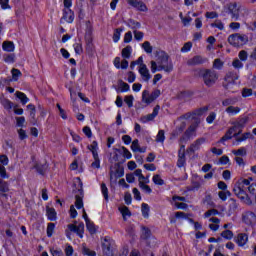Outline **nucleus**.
Returning a JSON list of instances; mask_svg holds the SVG:
<instances>
[{
    "instance_id": "nucleus-16",
    "label": "nucleus",
    "mask_w": 256,
    "mask_h": 256,
    "mask_svg": "<svg viewBox=\"0 0 256 256\" xmlns=\"http://www.w3.org/2000/svg\"><path fill=\"white\" fill-rule=\"evenodd\" d=\"M241 133H239V130L235 128V126H233L232 128H230L227 133L225 134V136L222 138V141H227L229 139H233V137H237V135H240Z\"/></svg>"
},
{
    "instance_id": "nucleus-27",
    "label": "nucleus",
    "mask_w": 256,
    "mask_h": 256,
    "mask_svg": "<svg viewBox=\"0 0 256 256\" xmlns=\"http://www.w3.org/2000/svg\"><path fill=\"white\" fill-rule=\"evenodd\" d=\"M132 53H133V47H131V46H126V47L122 50V57H123V59H130Z\"/></svg>"
},
{
    "instance_id": "nucleus-39",
    "label": "nucleus",
    "mask_w": 256,
    "mask_h": 256,
    "mask_svg": "<svg viewBox=\"0 0 256 256\" xmlns=\"http://www.w3.org/2000/svg\"><path fill=\"white\" fill-rule=\"evenodd\" d=\"M119 89L121 90L122 93H127V91H130L131 87L129 86V84H127L123 81H120Z\"/></svg>"
},
{
    "instance_id": "nucleus-57",
    "label": "nucleus",
    "mask_w": 256,
    "mask_h": 256,
    "mask_svg": "<svg viewBox=\"0 0 256 256\" xmlns=\"http://www.w3.org/2000/svg\"><path fill=\"white\" fill-rule=\"evenodd\" d=\"M213 68L214 69H223V61L221 59H215L213 63Z\"/></svg>"
},
{
    "instance_id": "nucleus-37",
    "label": "nucleus",
    "mask_w": 256,
    "mask_h": 256,
    "mask_svg": "<svg viewBox=\"0 0 256 256\" xmlns=\"http://www.w3.org/2000/svg\"><path fill=\"white\" fill-rule=\"evenodd\" d=\"M232 153L236 155V157H245V155H247V149L239 148L238 150H232Z\"/></svg>"
},
{
    "instance_id": "nucleus-20",
    "label": "nucleus",
    "mask_w": 256,
    "mask_h": 256,
    "mask_svg": "<svg viewBox=\"0 0 256 256\" xmlns=\"http://www.w3.org/2000/svg\"><path fill=\"white\" fill-rule=\"evenodd\" d=\"M249 241V236L247 234H239L236 238V243L239 247H245Z\"/></svg>"
},
{
    "instance_id": "nucleus-38",
    "label": "nucleus",
    "mask_w": 256,
    "mask_h": 256,
    "mask_svg": "<svg viewBox=\"0 0 256 256\" xmlns=\"http://www.w3.org/2000/svg\"><path fill=\"white\" fill-rule=\"evenodd\" d=\"M86 227L89 233H91V235H93L94 233H97V227H95V224H93V222L91 221L86 222Z\"/></svg>"
},
{
    "instance_id": "nucleus-21",
    "label": "nucleus",
    "mask_w": 256,
    "mask_h": 256,
    "mask_svg": "<svg viewBox=\"0 0 256 256\" xmlns=\"http://www.w3.org/2000/svg\"><path fill=\"white\" fill-rule=\"evenodd\" d=\"M103 251L104 255L106 256H115L117 251L113 248H111V245L109 242L103 243Z\"/></svg>"
},
{
    "instance_id": "nucleus-33",
    "label": "nucleus",
    "mask_w": 256,
    "mask_h": 256,
    "mask_svg": "<svg viewBox=\"0 0 256 256\" xmlns=\"http://www.w3.org/2000/svg\"><path fill=\"white\" fill-rule=\"evenodd\" d=\"M141 211H142L143 217H144L145 219H148V217H149V211H151V209L149 208V204H147V203H142Z\"/></svg>"
},
{
    "instance_id": "nucleus-22",
    "label": "nucleus",
    "mask_w": 256,
    "mask_h": 256,
    "mask_svg": "<svg viewBox=\"0 0 256 256\" xmlns=\"http://www.w3.org/2000/svg\"><path fill=\"white\" fill-rule=\"evenodd\" d=\"M203 143H205L204 138H200V139L196 140L193 144H191L189 151H191L192 153H195V151H199V149H201V145H203Z\"/></svg>"
},
{
    "instance_id": "nucleus-6",
    "label": "nucleus",
    "mask_w": 256,
    "mask_h": 256,
    "mask_svg": "<svg viewBox=\"0 0 256 256\" xmlns=\"http://www.w3.org/2000/svg\"><path fill=\"white\" fill-rule=\"evenodd\" d=\"M229 9L231 11V17L234 19V21H239L241 18L247 15V9H245L243 6H237L234 4L231 5Z\"/></svg>"
},
{
    "instance_id": "nucleus-42",
    "label": "nucleus",
    "mask_w": 256,
    "mask_h": 256,
    "mask_svg": "<svg viewBox=\"0 0 256 256\" xmlns=\"http://www.w3.org/2000/svg\"><path fill=\"white\" fill-rule=\"evenodd\" d=\"M133 101H135V98L133 97V95H128V96H125L124 98V103H126L128 107H133Z\"/></svg>"
},
{
    "instance_id": "nucleus-28",
    "label": "nucleus",
    "mask_w": 256,
    "mask_h": 256,
    "mask_svg": "<svg viewBox=\"0 0 256 256\" xmlns=\"http://www.w3.org/2000/svg\"><path fill=\"white\" fill-rule=\"evenodd\" d=\"M210 222L213 223L209 225L211 231H218L220 220L218 218L212 217L210 218Z\"/></svg>"
},
{
    "instance_id": "nucleus-54",
    "label": "nucleus",
    "mask_w": 256,
    "mask_h": 256,
    "mask_svg": "<svg viewBox=\"0 0 256 256\" xmlns=\"http://www.w3.org/2000/svg\"><path fill=\"white\" fill-rule=\"evenodd\" d=\"M84 135H86V137H88V139H91L93 137V131H91V128L89 126H85L82 129Z\"/></svg>"
},
{
    "instance_id": "nucleus-35",
    "label": "nucleus",
    "mask_w": 256,
    "mask_h": 256,
    "mask_svg": "<svg viewBox=\"0 0 256 256\" xmlns=\"http://www.w3.org/2000/svg\"><path fill=\"white\" fill-rule=\"evenodd\" d=\"M218 197L221 199V201H227V198L231 197V192L228 190H222L218 193Z\"/></svg>"
},
{
    "instance_id": "nucleus-29",
    "label": "nucleus",
    "mask_w": 256,
    "mask_h": 256,
    "mask_svg": "<svg viewBox=\"0 0 256 256\" xmlns=\"http://www.w3.org/2000/svg\"><path fill=\"white\" fill-rule=\"evenodd\" d=\"M246 124H247V118H243L234 124V128L238 130V133H241L243 127H245Z\"/></svg>"
},
{
    "instance_id": "nucleus-31",
    "label": "nucleus",
    "mask_w": 256,
    "mask_h": 256,
    "mask_svg": "<svg viewBox=\"0 0 256 256\" xmlns=\"http://www.w3.org/2000/svg\"><path fill=\"white\" fill-rule=\"evenodd\" d=\"M16 97L21 101L22 105L29 103V98L23 92H16Z\"/></svg>"
},
{
    "instance_id": "nucleus-12",
    "label": "nucleus",
    "mask_w": 256,
    "mask_h": 256,
    "mask_svg": "<svg viewBox=\"0 0 256 256\" xmlns=\"http://www.w3.org/2000/svg\"><path fill=\"white\" fill-rule=\"evenodd\" d=\"M160 109H161V107H159V105L155 106L153 113L140 118L141 123H149V121H153V119H155V117H157V115H159Z\"/></svg>"
},
{
    "instance_id": "nucleus-36",
    "label": "nucleus",
    "mask_w": 256,
    "mask_h": 256,
    "mask_svg": "<svg viewBox=\"0 0 256 256\" xmlns=\"http://www.w3.org/2000/svg\"><path fill=\"white\" fill-rule=\"evenodd\" d=\"M197 127L198 125L197 124H192L188 130L186 131V135L187 137H193L195 135V131H197Z\"/></svg>"
},
{
    "instance_id": "nucleus-18",
    "label": "nucleus",
    "mask_w": 256,
    "mask_h": 256,
    "mask_svg": "<svg viewBox=\"0 0 256 256\" xmlns=\"http://www.w3.org/2000/svg\"><path fill=\"white\" fill-rule=\"evenodd\" d=\"M178 167H185V146H181L178 152Z\"/></svg>"
},
{
    "instance_id": "nucleus-9",
    "label": "nucleus",
    "mask_w": 256,
    "mask_h": 256,
    "mask_svg": "<svg viewBox=\"0 0 256 256\" xmlns=\"http://www.w3.org/2000/svg\"><path fill=\"white\" fill-rule=\"evenodd\" d=\"M85 231V225L79 224L78 226L75 224H69L68 229L66 230L67 237H69V233H76L80 239H83V233Z\"/></svg>"
},
{
    "instance_id": "nucleus-53",
    "label": "nucleus",
    "mask_w": 256,
    "mask_h": 256,
    "mask_svg": "<svg viewBox=\"0 0 256 256\" xmlns=\"http://www.w3.org/2000/svg\"><path fill=\"white\" fill-rule=\"evenodd\" d=\"M138 182H139V186L141 185H147L150 183V180H149V176H140L139 179H138Z\"/></svg>"
},
{
    "instance_id": "nucleus-7",
    "label": "nucleus",
    "mask_w": 256,
    "mask_h": 256,
    "mask_svg": "<svg viewBox=\"0 0 256 256\" xmlns=\"http://www.w3.org/2000/svg\"><path fill=\"white\" fill-rule=\"evenodd\" d=\"M237 79H239V76L233 74V73H228L225 78H224V87L228 91H231V89H235V87H238L239 84H237Z\"/></svg>"
},
{
    "instance_id": "nucleus-25",
    "label": "nucleus",
    "mask_w": 256,
    "mask_h": 256,
    "mask_svg": "<svg viewBox=\"0 0 256 256\" xmlns=\"http://www.w3.org/2000/svg\"><path fill=\"white\" fill-rule=\"evenodd\" d=\"M2 49L8 53H13V51H15V44L11 41H5L2 44Z\"/></svg>"
},
{
    "instance_id": "nucleus-5",
    "label": "nucleus",
    "mask_w": 256,
    "mask_h": 256,
    "mask_svg": "<svg viewBox=\"0 0 256 256\" xmlns=\"http://www.w3.org/2000/svg\"><path fill=\"white\" fill-rule=\"evenodd\" d=\"M207 111V108H202V109H199V110H196L192 113H188L186 114L184 117L180 118L178 121H177V124L179 123H182V126L181 128L179 129V132L181 133V131H183V129H185V119H194V120H197L199 119V117H201V115H203L204 113H206Z\"/></svg>"
},
{
    "instance_id": "nucleus-51",
    "label": "nucleus",
    "mask_w": 256,
    "mask_h": 256,
    "mask_svg": "<svg viewBox=\"0 0 256 256\" xmlns=\"http://www.w3.org/2000/svg\"><path fill=\"white\" fill-rule=\"evenodd\" d=\"M193 47V43L187 42L184 44V46L181 48V53H189Z\"/></svg>"
},
{
    "instance_id": "nucleus-48",
    "label": "nucleus",
    "mask_w": 256,
    "mask_h": 256,
    "mask_svg": "<svg viewBox=\"0 0 256 256\" xmlns=\"http://www.w3.org/2000/svg\"><path fill=\"white\" fill-rule=\"evenodd\" d=\"M152 181L155 185H164V181L161 179V176L159 174H156L153 176Z\"/></svg>"
},
{
    "instance_id": "nucleus-8",
    "label": "nucleus",
    "mask_w": 256,
    "mask_h": 256,
    "mask_svg": "<svg viewBox=\"0 0 256 256\" xmlns=\"http://www.w3.org/2000/svg\"><path fill=\"white\" fill-rule=\"evenodd\" d=\"M228 43L233 47H241L247 43V36H241L239 34H233L228 37Z\"/></svg>"
},
{
    "instance_id": "nucleus-46",
    "label": "nucleus",
    "mask_w": 256,
    "mask_h": 256,
    "mask_svg": "<svg viewBox=\"0 0 256 256\" xmlns=\"http://www.w3.org/2000/svg\"><path fill=\"white\" fill-rule=\"evenodd\" d=\"M94 161L92 162L93 169H100L101 167V160L99 156H93Z\"/></svg>"
},
{
    "instance_id": "nucleus-4",
    "label": "nucleus",
    "mask_w": 256,
    "mask_h": 256,
    "mask_svg": "<svg viewBox=\"0 0 256 256\" xmlns=\"http://www.w3.org/2000/svg\"><path fill=\"white\" fill-rule=\"evenodd\" d=\"M161 96V90L156 89L152 93H149V90H144L142 92V103L145 105H151L154 101L159 99Z\"/></svg>"
},
{
    "instance_id": "nucleus-58",
    "label": "nucleus",
    "mask_w": 256,
    "mask_h": 256,
    "mask_svg": "<svg viewBox=\"0 0 256 256\" xmlns=\"http://www.w3.org/2000/svg\"><path fill=\"white\" fill-rule=\"evenodd\" d=\"M121 151H122L123 157H125V159H131V157H133V155L127 148L122 147Z\"/></svg>"
},
{
    "instance_id": "nucleus-43",
    "label": "nucleus",
    "mask_w": 256,
    "mask_h": 256,
    "mask_svg": "<svg viewBox=\"0 0 256 256\" xmlns=\"http://www.w3.org/2000/svg\"><path fill=\"white\" fill-rule=\"evenodd\" d=\"M223 239L231 240L233 239V232L231 230H225L221 233Z\"/></svg>"
},
{
    "instance_id": "nucleus-55",
    "label": "nucleus",
    "mask_w": 256,
    "mask_h": 256,
    "mask_svg": "<svg viewBox=\"0 0 256 256\" xmlns=\"http://www.w3.org/2000/svg\"><path fill=\"white\" fill-rule=\"evenodd\" d=\"M19 77H21V71L12 69V81H18Z\"/></svg>"
},
{
    "instance_id": "nucleus-32",
    "label": "nucleus",
    "mask_w": 256,
    "mask_h": 256,
    "mask_svg": "<svg viewBox=\"0 0 256 256\" xmlns=\"http://www.w3.org/2000/svg\"><path fill=\"white\" fill-rule=\"evenodd\" d=\"M204 61L205 60H203V57L195 56L194 58L188 61V65H201V63H204Z\"/></svg>"
},
{
    "instance_id": "nucleus-49",
    "label": "nucleus",
    "mask_w": 256,
    "mask_h": 256,
    "mask_svg": "<svg viewBox=\"0 0 256 256\" xmlns=\"http://www.w3.org/2000/svg\"><path fill=\"white\" fill-rule=\"evenodd\" d=\"M56 107L59 111V115H60L61 119L67 120V118H68L67 112L64 109L61 108L60 104H57Z\"/></svg>"
},
{
    "instance_id": "nucleus-23",
    "label": "nucleus",
    "mask_w": 256,
    "mask_h": 256,
    "mask_svg": "<svg viewBox=\"0 0 256 256\" xmlns=\"http://www.w3.org/2000/svg\"><path fill=\"white\" fill-rule=\"evenodd\" d=\"M226 113L227 115H230L231 117L235 116V115H239V113H241V108L239 106H228L226 108Z\"/></svg>"
},
{
    "instance_id": "nucleus-11",
    "label": "nucleus",
    "mask_w": 256,
    "mask_h": 256,
    "mask_svg": "<svg viewBox=\"0 0 256 256\" xmlns=\"http://www.w3.org/2000/svg\"><path fill=\"white\" fill-rule=\"evenodd\" d=\"M185 197L174 196L171 200V205L176 209H187V205L184 203Z\"/></svg>"
},
{
    "instance_id": "nucleus-3",
    "label": "nucleus",
    "mask_w": 256,
    "mask_h": 256,
    "mask_svg": "<svg viewBox=\"0 0 256 256\" xmlns=\"http://www.w3.org/2000/svg\"><path fill=\"white\" fill-rule=\"evenodd\" d=\"M201 75L207 87H213L217 83V79H219V75L214 70H203Z\"/></svg>"
},
{
    "instance_id": "nucleus-34",
    "label": "nucleus",
    "mask_w": 256,
    "mask_h": 256,
    "mask_svg": "<svg viewBox=\"0 0 256 256\" xmlns=\"http://www.w3.org/2000/svg\"><path fill=\"white\" fill-rule=\"evenodd\" d=\"M123 31V28H117L115 31H114V34H113V41L115 43H119V41L121 40V33Z\"/></svg>"
},
{
    "instance_id": "nucleus-61",
    "label": "nucleus",
    "mask_w": 256,
    "mask_h": 256,
    "mask_svg": "<svg viewBox=\"0 0 256 256\" xmlns=\"http://www.w3.org/2000/svg\"><path fill=\"white\" fill-rule=\"evenodd\" d=\"M16 126L25 127V117H16Z\"/></svg>"
},
{
    "instance_id": "nucleus-19",
    "label": "nucleus",
    "mask_w": 256,
    "mask_h": 256,
    "mask_svg": "<svg viewBox=\"0 0 256 256\" xmlns=\"http://www.w3.org/2000/svg\"><path fill=\"white\" fill-rule=\"evenodd\" d=\"M46 217L49 221H57V211L55 210V208L47 206Z\"/></svg>"
},
{
    "instance_id": "nucleus-50",
    "label": "nucleus",
    "mask_w": 256,
    "mask_h": 256,
    "mask_svg": "<svg viewBox=\"0 0 256 256\" xmlns=\"http://www.w3.org/2000/svg\"><path fill=\"white\" fill-rule=\"evenodd\" d=\"M74 187H76L78 191H83V182H81V178L74 179Z\"/></svg>"
},
{
    "instance_id": "nucleus-45",
    "label": "nucleus",
    "mask_w": 256,
    "mask_h": 256,
    "mask_svg": "<svg viewBox=\"0 0 256 256\" xmlns=\"http://www.w3.org/2000/svg\"><path fill=\"white\" fill-rule=\"evenodd\" d=\"M9 191V185L6 182L0 180V195Z\"/></svg>"
},
{
    "instance_id": "nucleus-41",
    "label": "nucleus",
    "mask_w": 256,
    "mask_h": 256,
    "mask_svg": "<svg viewBox=\"0 0 256 256\" xmlns=\"http://www.w3.org/2000/svg\"><path fill=\"white\" fill-rule=\"evenodd\" d=\"M54 233H55V224L49 223L47 226V237H53Z\"/></svg>"
},
{
    "instance_id": "nucleus-60",
    "label": "nucleus",
    "mask_w": 256,
    "mask_h": 256,
    "mask_svg": "<svg viewBox=\"0 0 256 256\" xmlns=\"http://www.w3.org/2000/svg\"><path fill=\"white\" fill-rule=\"evenodd\" d=\"M0 163L4 167L9 165V157H7V155H0Z\"/></svg>"
},
{
    "instance_id": "nucleus-26",
    "label": "nucleus",
    "mask_w": 256,
    "mask_h": 256,
    "mask_svg": "<svg viewBox=\"0 0 256 256\" xmlns=\"http://www.w3.org/2000/svg\"><path fill=\"white\" fill-rule=\"evenodd\" d=\"M89 151H91L93 157L99 156V144L97 141H93L91 145L88 146Z\"/></svg>"
},
{
    "instance_id": "nucleus-63",
    "label": "nucleus",
    "mask_w": 256,
    "mask_h": 256,
    "mask_svg": "<svg viewBox=\"0 0 256 256\" xmlns=\"http://www.w3.org/2000/svg\"><path fill=\"white\" fill-rule=\"evenodd\" d=\"M50 251L52 256H63V251L61 249L52 248Z\"/></svg>"
},
{
    "instance_id": "nucleus-17",
    "label": "nucleus",
    "mask_w": 256,
    "mask_h": 256,
    "mask_svg": "<svg viewBox=\"0 0 256 256\" xmlns=\"http://www.w3.org/2000/svg\"><path fill=\"white\" fill-rule=\"evenodd\" d=\"M129 5L135 7L138 11H147V6L143 2H139L137 0H128Z\"/></svg>"
},
{
    "instance_id": "nucleus-40",
    "label": "nucleus",
    "mask_w": 256,
    "mask_h": 256,
    "mask_svg": "<svg viewBox=\"0 0 256 256\" xmlns=\"http://www.w3.org/2000/svg\"><path fill=\"white\" fill-rule=\"evenodd\" d=\"M142 49H144L145 53H153V46L149 41H146L142 44Z\"/></svg>"
},
{
    "instance_id": "nucleus-30",
    "label": "nucleus",
    "mask_w": 256,
    "mask_h": 256,
    "mask_svg": "<svg viewBox=\"0 0 256 256\" xmlns=\"http://www.w3.org/2000/svg\"><path fill=\"white\" fill-rule=\"evenodd\" d=\"M239 101V97L227 98L222 102L224 107L234 106Z\"/></svg>"
},
{
    "instance_id": "nucleus-1",
    "label": "nucleus",
    "mask_w": 256,
    "mask_h": 256,
    "mask_svg": "<svg viewBox=\"0 0 256 256\" xmlns=\"http://www.w3.org/2000/svg\"><path fill=\"white\" fill-rule=\"evenodd\" d=\"M150 69L151 73H157L164 71V73H172L174 67H173V61L169 59V55H167L165 52H161L160 58L158 61H151L150 62Z\"/></svg>"
},
{
    "instance_id": "nucleus-24",
    "label": "nucleus",
    "mask_w": 256,
    "mask_h": 256,
    "mask_svg": "<svg viewBox=\"0 0 256 256\" xmlns=\"http://www.w3.org/2000/svg\"><path fill=\"white\" fill-rule=\"evenodd\" d=\"M118 211L121 213L124 221H127V219H129V217H131V211L129 210V208L127 206H120L118 208Z\"/></svg>"
},
{
    "instance_id": "nucleus-44",
    "label": "nucleus",
    "mask_w": 256,
    "mask_h": 256,
    "mask_svg": "<svg viewBox=\"0 0 256 256\" xmlns=\"http://www.w3.org/2000/svg\"><path fill=\"white\" fill-rule=\"evenodd\" d=\"M73 47L76 55H81V53H83V45L81 43L77 42Z\"/></svg>"
},
{
    "instance_id": "nucleus-62",
    "label": "nucleus",
    "mask_w": 256,
    "mask_h": 256,
    "mask_svg": "<svg viewBox=\"0 0 256 256\" xmlns=\"http://www.w3.org/2000/svg\"><path fill=\"white\" fill-rule=\"evenodd\" d=\"M128 78L127 81L128 83H135V80L137 79V76L133 72H128L127 74Z\"/></svg>"
},
{
    "instance_id": "nucleus-10",
    "label": "nucleus",
    "mask_w": 256,
    "mask_h": 256,
    "mask_svg": "<svg viewBox=\"0 0 256 256\" xmlns=\"http://www.w3.org/2000/svg\"><path fill=\"white\" fill-rule=\"evenodd\" d=\"M138 73L145 83H149L151 81V72L149 71V68H147V65H142L141 67H138Z\"/></svg>"
},
{
    "instance_id": "nucleus-14",
    "label": "nucleus",
    "mask_w": 256,
    "mask_h": 256,
    "mask_svg": "<svg viewBox=\"0 0 256 256\" xmlns=\"http://www.w3.org/2000/svg\"><path fill=\"white\" fill-rule=\"evenodd\" d=\"M73 23L75 21V15L73 14V10L71 8L64 9V14L61 19V23Z\"/></svg>"
},
{
    "instance_id": "nucleus-47",
    "label": "nucleus",
    "mask_w": 256,
    "mask_h": 256,
    "mask_svg": "<svg viewBox=\"0 0 256 256\" xmlns=\"http://www.w3.org/2000/svg\"><path fill=\"white\" fill-rule=\"evenodd\" d=\"M123 175H125V171L120 168L117 170V172L115 174L111 173L110 174V179L111 181H113V179H115V177H123Z\"/></svg>"
},
{
    "instance_id": "nucleus-13",
    "label": "nucleus",
    "mask_w": 256,
    "mask_h": 256,
    "mask_svg": "<svg viewBox=\"0 0 256 256\" xmlns=\"http://www.w3.org/2000/svg\"><path fill=\"white\" fill-rule=\"evenodd\" d=\"M242 221L246 225H253L256 221V215L253 212H244L242 215Z\"/></svg>"
},
{
    "instance_id": "nucleus-52",
    "label": "nucleus",
    "mask_w": 256,
    "mask_h": 256,
    "mask_svg": "<svg viewBox=\"0 0 256 256\" xmlns=\"http://www.w3.org/2000/svg\"><path fill=\"white\" fill-rule=\"evenodd\" d=\"M157 143H163L165 141V132L160 130L156 136Z\"/></svg>"
},
{
    "instance_id": "nucleus-15",
    "label": "nucleus",
    "mask_w": 256,
    "mask_h": 256,
    "mask_svg": "<svg viewBox=\"0 0 256 256\" xmlns=\"http://www.w3.org/2000/svg\"><path fill=\"white\" fill-rule=\"evenodd\" d=\"M114 63V67H116V69H127V67H129V61L127 60H122L120 57H116L113 61Z\"/></svg>"
},
{
    "instance_id": "nucleus-56",
    "label": "nucleus",
    "mask_w": 256,
    "mask_h": 256,
    "mask_svg": "<svg viewBox=\"0 0 256 256\" xmlns=\"http://www.w3.org/2000/svg\"><path fill=\"white\" fill-rule=\"evenodd\" d=\"M75 207L76 209H83V198L80 196H76Z\"/></svg>"
},
{
    "instance_id": "nucleus-64",
    "label": "nucleus",
    "mask_w": 256,
    "mask_h": 256,
    "mask_svg": "<svg viewBox=\"0 0 256 256\" xmlns=\"http://www.w3.org/2000/svg\"><path fill=\"white\" fill-rule=\"evenodd\" d=\"M248 191H249L250 195H254L256 197V184L253 183V184L249 185Z\"/></svg>"
},
{
    "instance_id": "nucleus-59",
    "label": "nucleus",
    "mask_w": 256,
    "mask_h": 256,
    "mask_svg": "<svg viewBox=\"0 0 256 256\" xmlns=\"http://www.w3.org/2000/svg\"><path fill=\"white\" fill-rule=\"evenodd\" d=\"M2 105H3L4 108H6L8 110L13 109V107H14L12 102L10 100H8V99L3 100L2 101Z\"/></svg>"
},
{
    "instance_id": "nucleus-2",
    "label": "nucleus",
    "mask_w": 256,
    "mask_h": 256,
    "mask_svg": "<svg viewBox=\"0 0 256 256\" xmlns=\"http://www.w3.org/2000/svg\"><path fill=\"white\" fill-rule=\"evenodd\" d=\"M250 183L249 180L245 179L241 183L236 184L233 188L236 197L239 198L242 203H245V205H251L253 203L249 195H247V192H245V186H249Z\"/></svg>"
}]
</instances>
